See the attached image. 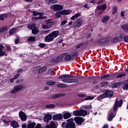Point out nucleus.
I'll list each match as a JSON object with an SVG mask.
<instances>
[{"label":"nucleus","mask_w":128,"mask_h":128,"mask_svg":"<svg viewBox=\"0 0 128 128\" xmlns=\"http://www.w3.org/2000/svg\"><path fill=\"white\" fill-rule=\"evenodd\" d=\"M36 123L34 122H31L28 124V128H34V126H36Z\"/></svg>","instance_id":"7c9ffc66"},{"label":"nucleus","mask_w":128,"mask_h":128,"mask_svg":"<svg viewBox=\"0 0 128 128\" xmlns=\"http://www.w3.org/2000/svg\"><path fill=\"white\" fill-rule=\"evenodd\" d=\"M4 18H6V14H1L0 16V20H4Z\"/></svg>","instance_id":"603ef678"},{"label":"nucleus","mask_w":128,"mask_h":128,"mask_svg":"<svg viewBox=\"0 0 128 128\" xmlns=\"http://www.w3.org/2000/svg\"><path fill=\"white\" fill-rule=\"evenodd\" d=\"M78 21L76 22V27L80 26H82V18H78Z\"/></svg>","instance_id":"cd10ccee"},{"label":"nucleus","mask_w":128,"mask_h":128,"mask_svg":"<svg viewBox=\"0 0 128 128\" xmlns=\"http://www.w3.org/2000/svg\"><path fill=\"white\" fill-rule=\"evenodd\" d=\"M106 98V94L105 93H104L103 94L99 96L98 97V100H102V98Z\"/></svg>","instance_id":"f704fd0d"},{"label":"nucleus","mask_w":128,"mask_h":128,"mask_svg":"<svg viewBox=\"0 0 128 128\" xmlns=\"http://www.w3.org/2000/svg\"><path fill=\"white\" fill-rule=\"evenodd\" d=\"M84 7L85 8H86V10H88V8H90V6H88V4H86L85 5H84Z\"/></svg>","instance_id":"338daca9"},{"label":"nucleus","mask_w":128,"mask_h":128,"mask_svg":"<svg viewBox=\"0 0 128 128\" xmlns=\"http://www.w3.org/2000/svg\"><path fill=\"white\" fill-rule=\"evenodd\" d=\"M122 30H124V32H128V24H124L122 26Z\"/></svg>","instance_id":"4c0bfd02"},{"label":"nucleus","mask_w":128,"mask_h":128,"mask_svg":"<svg viewBox=\"0 0 128 128\" xmlns=\"http://www.w3.org/2000/svg\"><path fill=\"white\" fill-rule=\"evenodd\" d=\"M124 34H120V41L122 40H124Z\"/></svg>","instance_id":"3c124183"},{"label":"nucleus","mask_w":128,"mask_h":128,"mask_svg":"<svg viewBox=\"0 0 128 128\" xmlns=\"http://www.w3.org/2000/svg\"><path fill=\"white\" fill-rule=\"evenodd\" d=\"M58 128V124L54 122H52L50 124L46 126V128Z\"/></svg>","instance_id":"ddd939ff"},{"label":"nucleus","mask_w":128,"mask_h":128,"mask_svg":"<svg viewBox=\"0 0 128 128\" xmlns=\"http://www.w3.org/2000/svg\"><path fill=\"white\" fill-rule=\"evenodd\" d=\"M110 42V38L106 37L98 40L96 44L100 46V44H106V42Z\"/></svg>","instance_id":"423d86ee"},{"label":"nucleus","mask_w":128,"mask_h":128,"mask_svg":"<svg viewBox=\"0 0 128 128\" xmlns=\"http://www.w3.org/2000/svg\"><path fill=\"white\" fill-rule=\"evenodd\" d=\"M78 96H80V98H84L86 95L82 94H77Z\"/></svg>","instance_id":"0e129e2a"},{"label":"nucleus","mask_w":128,"mask_h":128,"mask_svg":"<svg viewBox=\"0 0 128 128\" xmlns=\"http://www.w3.org/2000/svg\"><path fill=\"white\" fill-rule=\"evenodd\" d=\"M28 42H36V37L30 36L27 40Z\"/></svg>","instance_id":"c9c22d12"},{"label":"nucleus","mask_w":128,"mask_h":128,"mask_svg":"<svg viewBox=\"0 0 128 128\" xmlns=\"http://www.w3.org/2000/svg\"><path fill=\"white\" fill-rule=\"evenodd\" d=\"M80 16H82V14H80V13H77V14H75L71 18V20H76V18H80Z\"/></svg>","instance_id":"412c9836"},{"label":"nucleus","mask_w":128,"mask_h":128,"mask_svg":"<svg viewBox=\"0 0 128 128\" xmlns=\"http://www.w3.org/2000/svg\"><path fill=\"white\" fill-rule=\"evenodd\" d=\"M84 43H82V44H78V45H77V46H76V50H78V48H80V46H84Z\"/></svg>","instance_id":"6e6d98bb"},{"label":"nucleus","mask_w":128,"mask_h":128,"mask_svg":"<svg viewBox=\"0 0 128 128\" xmlns=\"http://www.w3.org/2000/svg\"><path fill=\"white\" fill-rule=\"evenodd\" d=\"M84 110H92V106L88 105V106H84Z\"/></svg>","instance_id":"864d4df0"},{"label":"nucleus","mask_w":128,"mask_h":128,"mask_svg":"<svg viewBox=\"0 0 128 128\" xmlns=\"http://www.w3.org/2000/svg\"><path fill=\"white\" fill-rule=\"evenodd\" d=\"M27 26L29 30H34V28H36V25H34V24H28Z\"/></svg>","instance_id":"a878e982"},{"label":"nucleus","mask_w":128,"mask_h":128,"mask_svg":"<svg viewBox=\"0 0 128 128\" xmlns=\"http://www.w3.org/2000/svg\"><path fill=\"white\" fill-rule=\"evenodd\" d=\"M107 6L106 4H103L102 5L98 6H96V9L99 10H106Z\"/></svg>","instance_id":"4468645a"},{"label":"nucleus","mask_w":128,"mask_h":128,"mask_svg":"<svg viewBox=\"0 0 128 128\" xmlns=\"http://www.w3.org/2000/svg\"><path fill=\"white\" fill-rule=\"evenodd\" d=\"M18 32V29L16 28H12L10 30H9V34L12 36L14 34H16Z\"/></svg>","instance_id":"4be33fe9"},{"label":"nucleus","mask_w":128,"mask_h":128,"mask_svg":"<svg viewBox=\"0 0 128 128\" xmlns=\"http://www.w3.org/2000/svg\"><path fill=\"white\" fill-rule=\"evenodd\" d=\"M19 116L21 120H23L24 122H26V118H28L26 115V114L22 112V111H20L19 112Z\"/></svg>","instance_id":"9d476101"},{"label":"nucleus","mask_w":128,"mask_h":128,"mask_svg":"<svg viewBox=\"0 0 128 128\" xmlns=\"http://www.w3.org/2000/svg\"><path fill=\"white\" fill-rule=\"evenodd\" d=\"M56 84V82H47L46 84H48V86H54Z\"/></svg>","instance_id":"5fc2aeb1"},{"label":"nucleus","mask_w":128,"mask_h":128,"mask_svg":"<svg viewBox=\"0 0 128 128\" xmlns=\"http://www.w3.org/2000/svg\"><path fill=\"white\" fill-rule=\"evenodd\" d=\"M114 116H116V115H114V114H112V112L110 115L109 116L108 118V122H111V120H112V118H114Z\"/></svg>","instance_id":"2f4dec72"},{"label":"nucleus","mask_w":128,"mask_h":128,"mask_svg":"<svg viewBox=\"0 0 128 128\" xmlns=\"http://www.w3.org/2000/svg\"><path fill=\"white\" fill-rule=\"evenodd\" d=\"M108 20H110V16H106L103 18L102 21V22H106Z\"/></svg>","instance_id":"bb28decb"},{"label":"nucleus","mask_w":128,"mask_h":128,"mask_svg":"<svg viewBox=\"0 0 128 128\" xmlns=\"http://www.w3.org/2000/svg\"><path fill=\"white\" fill-rule=\"evenodd\" d=\"M46 108H56V105L54 104H46Z\"/></svg>","instance_id":"c756f323"},{"label":"nucleus","mask_w":128,"mask_h":128,"mask_svg":"<svg viewBox=\"0 0 128 128\" xmlns=\"http://www.w3.org/2000/svg\"><path fill=\"white\" fill-rule=\"evenodd\" d=\"M94 97L92 96H88L86 98H85V100H94Z\"/></svg>","instance_id":"a18cd8bd"},{"label":"nucleus","mask_w":128,"mask_h":128,"mask_svg":"<svg viewBox=\"0 0 128 128\" xmlns=\"http://www.w3.org/2000/svg\"><path fill=\"white\" fill-rule=\"evenodd\" d=\"M74 120L76 124H80V126L82 124V122H84V119L80 117H76Z\"/></svg>","instance_id":"f8f14e48"},{"label":"nucleus","mask_w":128,"mask_h":128,"mask_svg":"<svg viewBox=\"0 0 128 128\" xmlns=\"http://www.w3.org/2000/svg\"><path fill=\"white\" fill-rule=\"evenodd\" d=\"M78 56V52H75L72 54V58H74Z\"/></svg>","instance_id":"8fccbe9b"},{"label":"nucleus","mask_w":128,"mask_h":128,"mask_svg":"<svg viewBox=\"0 0 128 128\" xmlns=\"http://www.w3.org/2000/svg\"><path fill=\"white\" fill-rule=\"evenodd\" d=\"M54 74V72L52 70V69H50L48 72V74Z\"/></svg>","instance_id":"09e8293b"},{"label":"nucleus","mask_w":128,"mask_h":128,"mask_svg":"<svg viewBox=\"0 0 128 128\" xmlns=\"http://www.w3.org/2000/svg\"><path fill=\"white\" fill-rule=\"evenodd\" d=\"M2 50H4V46L2 44H0V56H6L5 52L2 51Z\"/></svg>","instance_id":"2eb2a0df"},{"label":"nucleus","mask_w":128,"mask_h":128,"mask_svg":"<svg viewBox=\"0 0 128 128\" xmlns=\"http://www.w3.org/2000/svg\"><path fill=\"white\" fill-rule=\"evenodd\" d=\"M58 36V31H54L51 34H48L45 38L46 42H52L54 39L56 38Z\"/></svg>","instance_id":"7ed1b4c3"},{"label":"nucleus","mask_w":128,"mask_h":128,"mask_svg":"<svg viewBox=\"0 0 128 128\" xmlns=\"http://www.w3.org/2000/svg\"><path fill=\"white\" fill-rule=\"evenodd\" d=\"M23 70H24V69L22 68H20L18 70L17 72L18 74H20V72H23Z\"/></svg>","instance_id":"774afa93"},{"label":"nucleus","mask_w":128,"mask_h":128,"mask_svg":"<svg viewBox=\"0 0 128 128\" xmlns=\"http://www.w3.org/2000/svg\"><path fill=\"white\" fill-rule=\"evenodd\" d=\"M86 114H88L86 110H80V116H86Z\"/></svg>","instance_id":"393cba45"},{"label":"nucleus","mask_w":128,"mask_h":128,"mask_svg":"<svg viewBox=\"0 0 128 128\" xmlns=\"http://www.w3.org/2000/svg\"><path fill=\"white\" fill-rule=\"evenodd\" d=\"M124 40L125 42H128V36H124Z\"/></svg>","instance_id":"e2e57ef3"},{"label":"nucleus","mask_w":128,"mask_h":128,"mask_svg":"<svg viewBox=\"0 0 128 128\" xmlns=\"http://www.w3.org/2000/svg\"><path fill=\"white\" fill-rule=\"evenodd\" d=\"M58 87L61 88H68V86L66 85L65 84H59L58 85Z\"/></svg>","instance_id":"37998d69"},{"label":"nucleus","mask_w":128,"mask_h":128,"mask_svg":"<svg viewBox=\"0 0 128 128\" xmlns=\"http://www.w3.org/2000/svg\"><path fill=\"white\" fill-rule=\"evenodd\" d=\"M50 8L54 12H58V10H64L62 6L58 4L52 5Z\"/></svg>","instance_id":"39448f33"},{"label":"nucleus","mask_w":128,"mask_h":128,"mask_svg":"<svg viewBox=\"0 0 128 128\" xmlns=\"http://www.w3.org/2000/svg\"><path fill=\"white\" fill-rule=\"evenodd\" d=\"M43 14L44 13L38 12L36 11H34L32 12V16H40L38 18H34V20H44V18H46V16H42Z\"/></svg>","instance_id":"20e7f679"},{"label":"nucleus","mask_w":128,"mask_h":128,"mask_svg":"<svg viewBox=\"0 0 128 128\" xmlns=\"http://www.w3.org/2000/svg\"><path fill=\"white\" fill-rule=\"evenodd\" d=\"M64 58L65 60H70V59L72 58V55L70 54H66V56L64 57Z\"/></svg>","instance_id":"72a5a7b5"},{"label":"nucleus","mask_w":128,"mask_h":128,"mask_svg":"<svg viewBox=\"0 0 128 128\" xmlns=\"http://www.w3.org/2000/svg\"><path fill=\"white\" fill-rule=\"evenodd\" d=\"M80 110H76L73 112L72 114L75 116H80Z\"/></svg>","instance_id":"5701e85b"},{"label":"nucleus","mask_w":128,"mask_h":128,"mask_svg":"<svg viewBox=\"0 0 128 128\" xmlns=\"http://www.w3.org/2000/svg\"><path fill=\"white\" fill-rule=\"evenodd\" d=\"M62 14H72V11L70 10H62Z\"/></svg>","instance_id":"c85d7f7f"},{"label":"nucleus","mask_w":128,"mask_h":128,"mask_svg":"<svg viewBox=\"0 0 128 128\" xmlns=\"http://www.w3.org/2000/svg\"><path fill=\"white\" fill-rule=\"evenodd\" d=\"M46 2H51V4H56L58 2V0H45Z\"/></svg>","instance_id":"c03bdc74"},{"label":"nucleus","mask_w":128,"mask_h":128,"mask_svg":"<svg viewBox=\"0 0 128 128\" xmlns=\"http://www.w3.org/2000/svg\"><path fill=\"white\" fill-rule=\"evenodd\" d=\"M111 42H120V38H113Z\"/></svg>","instance_id":"473e14b6"},{"label":"nucleus","mask_w":128,"mask_h":128,"mask_svg":"<svg viewBox=\"0 0 128 128\" xmlns=\"http://www.w3.org/2000/svg\"><path fill=\"white\" fill-rule=\"evenodd\" d=\"M123 90H128V84H126L123 86Z\"/></svg>","instance_id":"13d9d810"},{"label":"nucleus","mask_w":128,"mask_h":128,"mask_svg":"<svg viewBox=\"0 0 128 128\" xmlns=\"http://www.w3.org/2000/svg\"><path fill=\"white\" fill-rule=\"evenodd\" d=\"M126 74H119L116 76L117 78H120L122 76H125Z\"/></svg>","instance_id":"de8ad7c7"},{"label":"nucleus","mask_w":128,"mask_h":128,"mask_svg":"<svg viewBox=\"0 0 128 128\" xmlns=\"http://www.w3.org/2000/svg\"><path fill=\"white\" fill-rule=\"evenodd\" d=\"M106 98L108 96H114V92L112 90H106L104 92Z\"/></svg>","instance_id":"a211bd4d"},{"label":"nucleus","mask_w":128,"mask_h":128,"mask_svg":"<svg viewBox=\"0 0 128 128\" xmlns=\"http://www.w3.org/2000/svg\"><path fill=\"white\" fill-rule=\"evenodd\" d=\"M72 78V76L66 74L61 75L59 76V78H60L62 82H64L72 84V82H78V80Z\"/></svg>","instance_id":"f257e3e1"},{"label":"nucleus","mask_w":128,"mask_h":128,"mask_svg":"<svg viewBox=\"0 0 128 128\" xmlns=\"http://www.w3.org/2000/svg\"><path fill=\"white\" fill-rule=\"evenodd\" d=\"M40 66H37L35 67L34 69V72H38L40 71Z\"/></svg>","instance_id":"ea45409f"},{"label":"nucleus","mask_w":128,"mask_h":128,"mask_svg":"<svg viewBox=\"0 0 128 128\" xmlns=\"http://www.w3.org/2000/svg\"><path fill=\"white\" fill-rule=\"evenodd\" d=\"M112 10L113 14H116L118 12V7L116 6H114V7L112 8Z\"/></svg>","instance_id":"58836bf2"},{"label":"nucleus","mask_w":128,"mask_h":128,"mask_svg":"<svg viewBox=\"0 0 128 128\" xmlns=\"http://www.w3.org/2000/svg\"><path fill=\"white\" fill-rule=\"evenodd\" d=\"M62 116L64 119L70 118L72 116V114L68 112H64Z\"/></svg>","instance_id":"f3484780"},{"label":"nucleus","mask_w":128,"mask_h":128,"mask_svg":"<svg viewBox=\"0 0 128 128\" xmlns=\"http://www.w3.org/2000/svg\"><path fill=\"white\" fill-rule=\"evenodd\" d=\"M62 114H54L52 116V120H62Z\"/></svg>","instance_id":"9b49d317"},{"label":"nucleus","mask_w":128,"mask_h":128,"mask_svg":"<svg viewBox=\"0 0 128 128\" xmlns=\"http://www.w3.org/2000/svg\"><path fill=\"white\" fill-rule=\"evenodd\" d=\"M20 74H16L14 76L13 78H14V80H16L18 78L20 77Z\"/></svg>","instance_id":"bf43d9fd"},{"label":"nucleus","mask_w":128,"mask_h":128,"mask_svg":"<svg viewBox=\"0 0 128 128\" xmlns=\"http://www.w3.org/2000/svg\"><path fill=\"white\" fill-rule=\"evenodd\" d=\"M46 70V67L44 66L42 68H40L39 70V71L38 72V74H42L43 72H44V70Z\"/></svg>","instance_id":"e433bc0d"},{"label":"nucleus","mask_w":128,"mask_h":128,"mask_svg":"<svg viewBox=\"0 0 128 128\" xmlns=\"http://www.w3.org/2000/svg\"><path fill=\"white\" fill-rule=\"evenodd\" d=\"M122 102H123V101L122 100H120V102H118V100H116L114 105V112H116V110H118V106L120 107V106H122Z\"/></svg>","instance_id":"0eeeda50"},{"label":"nucleus","mask_w":128,"mask_h":128,"mask_svg":"<svg viewBox=\"0 0 128 128\" xmlns=\"http://www.w3.org/2000/svg\"><path fill=\"white\" fill-rule=\"evenodd\" d=\"M45 117L46 118H47L49 120H52V115H50V114H46L45 116Z\"/></svg>","instance_id":"a19ab883"},{"label":"nucleus","mask_w":128,"mask_h":128,"mask_svg":"<svg viewBox=\"0 0 128 128\" xmlns=\"http://www.w3.org/2000/svg\"><path fill=\"white\" fill-rule=\"evenodd\" d=\"M68 24V20H64L62 21L60 26H64V24Z\"/></svg>","instance_id":"49530a36"},{"label":"nucleus","mask_w":128,"mask_h":128,"mask_svg":"<svg viewBox=\"0 0 128 128\" xmlns=\"http://www.w3.org/2000/svg\"><path fill=\"white\" fill-rule=\"evenodd\" d=\"M106 84H108V82H102L100 84V86H102V88H104Z\"/></svg>","instance_id":"4d7b16f0"},{"label":"nucleus","mask_w":128,"mask_h":128,"mask_svg":"<svg viewBox=\"0 0 128 128\" xmlns=\"http://www.w3.org/2000/svg\"><path fill=\"white\" fill-rule=\"evenodd\" d=\"M62 126L64 128H76V124L74 122V118L68 120L67 122H64Z\"/></svg>","instance_id":"f03ea898"},{"label":"nucleus","mask_w":128,"mask_h":128,"mask_svg":"<svg viewBox=\"0 0 128 128\" xmlns=\"http://www.w3.org/2000/svg\"><path fill=\"white\" fill-rule=\"evenodd\" d=\"M38 32H40V30L36 26L34 28H33L32 30V34H38Z\"/></svg>","instance_id":"b1692460"},{"label":"nucleus","mask_w":128,"mask_h":128,"mask_svg":"<svg viewBox=\"0 0 128 128\" xmlns=\"http://www.w3.org/2000/svg\"><path fill=\"white\" fill-rule=\"evenodd\" d=\"M24 87L22 86H17L14 88V89L10 91L12 94H14L16 92H20Z\"/></svg>","instance_id":"1a4fd4ad"},{"label":"nucleus","mask_w":128,"mask_h":128,"mask_svg":"<svg viewBox=\"0 0 128 128\" xmlns=\"http://www.w3.org/2000/svg\"><path fill=\"white\" fill-rule=\"evenodd\" d=\"M46 46V44H45L41 43V44H39V46L42 48H45Z\"/></svg>","instance_id":"680f3d73"},{"label":"nucleus","mask_w":128,"mask_h":128,"mask_svg":"<svg viewBox=\"0 0 128 128\" xmlns=\"http://www.w3.org/2000/svg\"><path fill=\"white\" fill-rule=\"evenodd\" d=\"M8 30L7 26H4L2 28H0V32H4L5 30Z\"/></svg>","instance_id":"79ce46f5"},{"label":"nucleus","mask_w":128,"mask_h":128,"mask_svg":"<svg viewBox=\"0 0 128 128\" xmlns=\"http://www.w3.org/2000/svg\"><path fill=\"white\" fill-rule=\"evenodd\" d=\"M42 128V124H38L34 128Z\"/></svg>","instance_id":"69168bd1"},{"label":"nucleus","mask_w":128,"mask_h":128,"mask_svg":"<svg viewBox=\"0 0 128 128\" xmlns=\"http://www.w3.org/2000/svg\"><path fill=\"white\" fill-rule=\"evenodd\" d=\"M11 126L12 128H18V123L16 121H12L11 122Z\"/></svg>","instance_id":"aec40b11"},{"label":"nucleus","mask_w":128,"mask_h":128,"mask_svg":"<svg viewBox=\"0 0 128 128\" xmlns=\"http://www.w3.org/2000/svg\"><path fill=\"white\" fill-rule=\"evenodd\" d=\"M110 76V74L105 75L104 76H102L100 77V78H108Z\"/></svg>","instance_id":"052dcab7"},{"label":"nucleus","mask_w":128,"mask_h":128,"mask_svg":"<svg viewBox=\"0 0 128 128\" xmlns=\"http://www.w3.org/2000/svg\"><path fill=\"white\" fill-rule=\"evenodd\" d=\"M62 11L60 12H57L55 13V18H60L62 16Z\"/></svg>","instance_id":"6ab92c4d"},{"label":"nucleus","mask_w":128,"mask_h":128,"mask_svg":"<svg viewBox=\"0 0 128 128\" xmlns=\"http://www.w3.org/2000/svg\"><path fill=\"white\" fill-rule=\"evenodd\" d=\"M66 54H68L66 52L62 54L58 57L54 58V62H58L61 60H62Z\"/></svg>","instance_id":"6e6552de"},{"label":"nucleus","mask_w":128,"mask_h":128,"mask_svg":"<svg viewBox=\"0 0 128 128\" xmlns=\"http://www.w3.org/2000/svg\"><path fill=\"white\" fill-rule=\"evenodd\" d=\"M66 96V94H55L52 96V98H62V96Z\"/></svg>","instance_id":"dca6fc26"}]
</instances>
